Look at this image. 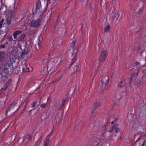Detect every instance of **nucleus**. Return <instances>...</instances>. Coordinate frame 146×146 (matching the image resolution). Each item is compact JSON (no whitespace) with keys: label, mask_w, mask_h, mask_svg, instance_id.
<instances>
[{"label":"nucleus","mask_w":146,"mask_h":146,"mask_svg":"<svg viewBox=\"0 0 146 146\" xmlns=\"http://www.w3.org/2000/svg\"><path fill=\"white\" fill-rule=\"evenodd\" d=\"M0 64L2 67L0 68V86L2 89H7L12 82V80L8 78L7 75L9 72H13V68L11 61H7V56L4 51H0Z\"/></svg>","instance_id":"nucleus-1"},{"label":"nucleus","mask_w":146,"mask_h":146,"mask_svg":"<svg viewBox=\"0 0 146 146\" xmlns=\"http://www.w3.org/2000/svg\"><path fill=\"white\" fill-rule=\"evenodd\" d=\"M78 51L77 49H73V50L72 52H70L69 55L71 56V59L69 58V59H65L64 64V66L66 68H71L74 63H72V60L74 59L75 57L76 54Z\"/></svg>","instance_id":"nucleus-2"},{"label":"nucleus","mask_w":146,"mask_h":146,"mask_svg":"<svg viewBox=\"0 0 146 146\" xmlns=\"http://www.w3.org/2000/svg\"><path fill=\"white\" fill-rule=\"evenodd\" d=\"M21 30H17L14 32L13 34V38L16 40L20 42L23 40L26 36L25 33H22Z\"/></svg>","instance_id":"nucleus-3"},{"label":"nucleus","mask_w":146,"mask_h":146,"mask_svg":"<svg viewBox=\"0 0 146 146\" xmlns=\"http://www.w3.org/2000/svg\"><path fill=\"white\" fill-rule=\"evenodd\" d=\"M109 77L108 76H102L101 83V89L102 91L106 88L108 85L109 81Z\"/></svg>","instance_id":"nucleus-4"},{"label":"nucleus","mask_w":146,"mask_h":146,"mask_svg":"<svg viewBox=\"0 0 146 146\" xmlns=\"http://www.w3.org/2000/svg\"><path fill=\"white\" fill-rule=\"evenodd\" d=\"M41 17L37 19L36 20H33L31 21L30 27H38L42 21Z\"/></svg>","instance_id":"nucleus-5"},{"label":"nucleus","mask_w":146,"mask_h":146,"mask_svg":"<svg viewBox=\"0 0 146 146\" xmlns=\"http://www.w3.org/2000/svg\"><path fill=\"white\" fill-rule=\"evenodd\" d=\"M108 53V51L107 50L102 51L99 58V60L100 62L104 61L107 58V56Z\"/></svg>","instance_id":"nucleus-6"},{"label":"nucleus","mask_w":146,"mask_h":146,"mask_svg":"<svg viewBox=\"0 0 146 146\" xmlns=\"http://www.w3.org/2000/svg\"><path fill=\"white\" fill-rule=\"evenodd\" d=\"M139 71V69L135 70L132 74L130 79L129 86L130 88H131L132 86L131 84L132 83V80L137 78L138 75Z\"/></svg>","instance_id":"nucleus-7"},{"label":"nucleus","mask_w":146,"mask_h":146,"mask_svg":"<svg viewBox=\"0 0 146 146\" xmlns=\"http://www.w3.org/2000/svg\"><path fill=\"white\" fill-rule=\"evenodd\" d=\"M101 105V102L100 101H96L94 103V108L92 109L91 111V113L93 114L94 112L95 111V110L98 108Z\"/></svg>","instance_id":"nucleus-8"},{"label":"nucleus","mask_w":146,"mask_h":146,"mask_svg":"<svg viewBox=\"0 0 146 146\" xmlns=\"http://www.w3.org/2000/svg\"><path fill=\"white\" fill-rule=\"evenodd\" d=\"M117 86L120 88H125V90H126V87L125 86V83L124 79H123L121 80L117 84Z\"/></svg>","instance_id":"nucleus-9"},{"label":"nucleus","mask_w":146,"mask_h":146,"mask_svg":"<svg viewBox=\"0 0 146 146\" xmlns=\"http://www.w3.org/2000/svg\"><path fill=\"white\" fill-rule=\"evenodd\" d=\"M140 141L139 146H145L146 145L145 144V139H142L141 136L139 137L136 140V142H137L138 141Z\"/></svg>","instance_id":"nucleus-10"},{"label":"nucleus","mask_w":146,"mask_h":146,"mask_svg":"<svg viewBox=\"0 0 146 146\" xmlns=\"http://www.w3.org/2000/svg\"><path fill=\"white\" fill-rule=\"evenodd\" d=\"M21 66L22 67L23 70V72H27L29 71V69L27 67L26 62L23 61L21 62Z\"/></svg>","instance_id":"nucleus-11"},{"label":"nucleus","mask_w":146,"mask_h":146,"mask_svg":"<svg viewBox=\"0 0 146 146\" xmlns=\"http://www.w3.org/2000/svg\"><path fill=\"white\" fill-rule=\"evenodd\" d=\"M36 11L39 10L41 7V5L40 0H38L36 2Z\"/></svg>","instance_id":"nucleus-12"},{"label":"nucleus","mask_w":146,"mask_h":146,"mask_svg":"<svg viewBox=\"0 0 146 146\" xmlns=\"http://www.w3.org/2000/svg\"><path fill=\"white\" fill-rule=\"evenodd\" d=\"M60 117L58 116V113H57L56 114L54 120V124H56L57 122H58L60 121Z\"/></svg>","instance_id":"nucleus-13"},{"label":"nucleus","mask_w":146,"mask_h":146,"mask_svg":"<svg viewBox=\"0 0 146 146\" xmlns=\"http://www.w3.org/2000/svg\"><path fill=\"white\" fill-rule=\"evenodd\" d=\"M51 141L49 138L47 139L44 142V146H50Z\"/></svg>","instance_id":"nucleus-14"},{"label":"nucleus","mask_w":146,"mask_h":146,"mask_svg":"<svg viewBox=\"0 0 146 146\" xmlns=\"http://www.w3.org/2000/svg\"><path fill=\"white\" fill-rule=\"evenodd\" d=\"M143 82L144 81L142 79H140L137 81L136 83V85H141L143 84Z\"/></svg>","instance_id":"nucleus-15"},{"label":"nucleus","mask_w":146,"mask_h":146,"mask_svg":"<svg viewBox=\"0 0 146 146\" xmlns=\"http://www.w3.org/2000/svg\"><path fill=\"white\" fill-rule=\"evenodd\" d=\"M16 105H17V103L15 102H14L10 104V106L8 108H9L11 110V109L15 107Z\"/></svg>","instance_id":"nucleus-16"},{"label":"nucleus","mask_w":146,"mask_h":146,"mask_svg":"<svg viewBox=\"0 0 146 146\" xmlns=\"http://www.w3.org/2000/svg\"><path fill=\"white\" fill-rule=\"evenodd\" d=\"M63 76V75L62 74L61 76H59L57 77L55 80L53 81L52 83H55L61 80L62 77Z\"/></svg>","instance_id":"nucleus-17"},{"label":"nucleus","mask_w":146,"mask_h":146,"mask_svg":"<svg viewBox=\"0 0 146 146\" xmlns=\"http://www.w3.org/2000/svg\"><path fill=\"white\" fill-rule=\"evenodd\" d=\"M101 133L102 134H103L106 131V126H104L102 127L101 128V129L100 130Z\"/></svg>","instance_id":"nucleus-18"},{"label":"nucleus","mask_w":146,"mask_h":146,"mask_svg":"<svg viewBox=\"0 0 146 146\" xmlns=\"http://www.w3.org/2000/svg\"><path fill=\"white\" fill-rule=\"evenodd\" d=\"M110 25H107L106 27L104 28V32H110Z\"/></svg>","instance_id":"nucleus-19"},{"label":"nucleus","mask_w":146,"mask_h":146,"mask_svg":"<svg viewBox=\"0 0 146 146\" xmlns=\"http://www.w3.org/2000/svg\"><path fill=\"white\" fill-rule=\"evenodd\" d=\"M49 115L50 113L48 112H44L42 115L44 117V119H46L49 117Z\"/></svg>","instance_id":"nucleus-20"},{"label":"nucleus","mask_w":146,"mask_h":146,"mask_svg":"<svg viewBox=\"0 0 146 146\" xmlns=\"http://www.w3.org/2000/svg\"><path fill=\"white\" fill-rule=\"evenodd\" d=\"M79 64V61H78V63H77V64H75V66L73 67L74 70V72H76L78 69V67Z\"/></svg>","instance_id":"nucleus-21"},{"label":"nucleus","mask_w":146,"mask_h":146,"mask_svg":"<svg viewBox=\"0 0 146 146\" xmlns=\"http://www.w3.org/2000/svg\"><path fill=\"white\" fill-rule=\"evenodd\" d=\"M134 47L135 50H139L140 49V48L138 43H135L134 45Z\"/></svg>","instance_id":"nucleus-22"},{"label":"nucleus","mask_w":146,"mask_h":146,"mask_svg":"<svg viewBox=\"0 0 146 146\" xmlns=\"http://www.w3.org/2000/svg\"><path fill=\"white\" fill-rule=\"evenodd\" d=\"M59 58L58 57H55L53 59H52V62L54 63H56L57 62L59 59Z\"/></svg>","instance_id":"nucleus-23"},{"label":"nucleus","mask_w":146,"mask_h":146,"mask_svg":"<svg viewBox=\"0 0 146 146\" xmlns=\"http://www.w3.org/2000/svg\"><path fill=\"white\" fill-rule=\"evenodd\" d=\"M64 59H65V57L64 56H63L61 58L60 61L59 63L60 64V63H61L63 64H64V62H65V60H64Z\"/></svg>","instance_id":"nucleus-24"},{"label":"nucleus","mask_w":146,"mask_h":146,"mask_svg":"<svg viewBox=\"0 0 146 146\" xmlns=\"http://www.w3.org/2000/svg\"><path fill=\"white\" fill-rule=\"evenodd\" d=\"M64 106L61 105H60L59 108V111L61 112L62 113H63L64 112Z\"/></svg>","instance_id":"nucleus-25"},{"label":"nucleus","mask_w":146,"mask_h":146,"mask_svg":"<svg viewBox=\"0 0 146 146\" xmlns=\"http://www.w3.org/2000/svg\"><path fill=\"white\" fill-rule=\"evenodd\" d=\"M11 17H8L7 18L6 21L8 25H9L10 24L11 22Z\"/></svg>","instance_id":"nucleus-26"},{"label":"nucleus","mask_w":146,"mask_h":146,"mask_svg":"<svg viewBox=\"0 0 146 146\" xmlns=\"http://www.w3.org/2000/svg\"><path fill=\"white\" fill-rule=\"evenodd\" d=\"M115 125H113L110 128L109 131L110 133L112 132L115 129Z\"/></svg>","instance_id":"nucleus-27"},{"label":"nucleus","mask_w":146,"mask_h":146,"mask_svg":"<svg viewBox=\"0 0 146 146\" xmlns=\"http://www.w3.org/2000/svg\"><path fill=\"white\" fill-rule=\"evenodd\" d=\"M10 110V109L9 108H8L7 110H6L5 111V118H7L8 117L7 115V113L8 111Z\"/></svg>","instance_id":"nucleus-28"},{"label":"nucleus","mask_w":146,"mask_h":146,"mask_svg":"<svg viewBox=\"0 0 146 146\" xmlns=\"http://www.w3.org/2000/svg\"><path fill=\"white\" fill-rule=\"evenodd\" d=\"M76 40H73L70 44V46L72 47H73L76 44Z\"/></svg>","instance_id":"nucleus-29"},{"label":"nucleus","mask_w":146,"mask_h":146,"mask_svg":"<svg viewBox=\"0 0 146 146\" xmlns=\"http://www.w3.org/2000/svg\"><path fill=\"white\" fill-rule=\"evenodd\" d=\"M56 102H55L54 103V104L53 106H52V110H56Z\"/></svg>","instance_id":"nucleus-30"},{"label":"nucleus","mask_w":146,"mask_h":146,"mask_svg":"<svg viewBox=\"0 0 146 146\" xmlns=\"http://www.w3.org/2000/svg\"><path fill=\"white\" fill-rule=\"evenodd\" d=\"M7 39L9 42H11L13 40V38L12 36H9L7 38Z\"/></svg>","instance_id":"nucleus-31"},{"label":"nucleus","mask_w":146,"mask_h":146,"mask_svg":"<svg viewBox=\"0 0 146 146\" xmlns=\"http://www.w3.org/2000/svg\"><path fill=\"white\" fill-rule=\"evenodd\" d=\"M4 21V20L2 19L0 21V28H1L2 26V25Z\"/></svg>","instance_id":"nucleus-32"},{"label":"nucleus","mask_w":146,"mask_h":146,"mask_svg":"<svg viewBox=\"0 0 146 146\" xmlns=\"http://www.w3.org/2000/svg\"><path fill=\"white\" fill-rule=\"evenodd\" d=\"M56 5V3L55 2L53 3L52 5L51 6V9H53L54 8Z\"/></svg>","instance_id":"nucleus-33"},{"label":"nucleus","mask_w":146,"mask_h":146,"mask_svg":"<svg viewBox=\"0 0 146 146\" xmlns=\"http://www.w3.org/2000/svg\"><path fill=\"white\" fill-rule=\"evenodd\" d=\"M115 132L116 133H117L120 131V129L119 128L117 127H116V125H115Z\"/></svg>","instance_id":"nucleus-34"},{"label":"nucleus","mask_w":146,"mask_h":146,"mask_svg":"<svg viewBox=\"0 0 146 146\" xmlns=\"http://www.w3.org/2000/svg\"><path fill=\"white\" fill-rule=\"evenodd\" d=\"M31 105L33 107H35L36 105V102L35 101L34 102L32 103L31 104Z\"/></svg>","instance_id":"nucleus-35"},{"label":"nucleus","mask_w":146,"mask_h":146,"mask_svg":"<svg viewBox=\"0 0 146 146\" xmlns=\"http://www.w3.org/2000/svg\"><path fill=\"white\" fill-rule=\"evenodd\" d=\"M116 17L115 13H112V18L113 19H115Z\"/></svg>","instance_id":"nucleus-36"},{"label":"nucleus","mask_w":146,"mask_h":146,"mask_svg":"<svg viewBox=\"0 0 146 146\" xmlns=\"http://www.w3.org/2000/svg\"><path fill=\"white\" fill-rule=\"evenodd\" d=\"M99 142H98L95 141L94 143H93V146H97Z\"/></svg>","instance_id":"nucleus-37"},{"label":"nucleus","mask_w":146,"mask_h":146,"mask_svg":"<svg viewBox=\"0 0 146 146\" xmlns=\"http://www.w3.org/2000/svg\"><path fill=\"white\" fill-rule=\"evenodd\" d=\"M46 106V104L45 103L42 104L40 105V107L42 108H44Z\"/></svg>","instance_id":"nucleus-38"},{"label":"nucleus","mask_w":146,"mask_h":146,"mask_svg":"<svg viewBox=\"0 0 146 146\" xmlns=\"http://www.w3.org/2000/svg\"><path fill=\"white\" fill-rule=\"evenodd\" d=\"M5 46L4 44H1L0 45V49L5 48Z\"/></svg>","instance_id":"nucleus-39"},{"label":"nucleus","mask_w":146,"mask_h":146,"mask_svg":"<svg viewBox=\"0 0 146 146\" xmlns=\"http://www.w3.org/2000/svg\"><path fill=\"white\" fill-rule=\"evenodd\" d=\"M58 20H57V21H56L54 25V28H55L56 27L57 25H58Z\"/></svg>","instance_id":"nucleus-40"},{"label":"nucleus","mask_w":146,"mask_h":146,"mask_svg":"<svg viewBox=\"0 0 146 146\" xmlns=\"http://www.w3.org/2000/svg\"><path fill=\"white\" fill-rule=\"evenodd\" d=\"M65 101H63L62 100V101L61 104L64 106V104H65Z\"/></svg>","instance_id":"nucleus-41"},{"label":"nucleus","mask_w":146,"mask_h":146,"mask_svg":"<svg viewBox=\"0 0 146 146\" xmlns=\"http://www.w3.org/2000/svg\"><path fill=\"white\" fill-rule=\"evenodd\" d=\"M142 10V8H140L139 10V11H138V13H141Z\"/></svg>","instance_id":"nucleus-42"},{"label":"nucleus","mask_w":146,"mask_h":146,"mask_svg":"<svg viewBox=\"0 0 146 146\" xmlns=\"http://www.w3.org/2000/svg\"><path fill=\"white\" fill-rule=\"evenodd\" d=\"M49 55H48V56H46V57H45L44 58H43L42 59V61H44L47 58H48V56H49Z\"/></svg>","instance_id":"nucleus-43"},{"label":"nucleus","mask_w":146,"mask_h":146,"mask_svg":"<svg viewBox=\"0 0 146 146\" xmlns=\"http://www.w3.org/2000/svg\"><path fill=\"white\" fill-rule=\"evenodd\" d=\"M135 64L136 65L138 66L139 64H140V63H139L138 62H136Z\"/></svg>","instance_id":"nucleus-44"},{"label":"nucleus","mask_w":146,"mask_h":146,"mask_svg":"<svg viewBox=\"0 0 146 146\" xmlns=\"http://www.w3.org/2000/svg\"><path fill=\"white\" fill-rule=\"evenodd\" d=\"M118 118L117 117H115V118L114 119V121H116L117 120H118Z\"/></svg>","instance_id":"nucleus-45"},{"label":"nucleus","mask_w":146,"mask_h":146,"mask_svg":"<svg viewBox=\"0 0 146 146\" xmlns=\"http://www.w3.org/2000/svg\"><path fill=\"white\" fill-rule=\"evenodd\" d=\"M67 100V98H65L64 99H63L62 100L63 101H65L66 102Z\"/></svg>","instance_id":"nucleus-46"},{"label":"nucleus","mask_w":146,"mask_h":146,"mask_svg":"<svg viewBox=\"0 0 146 146\" xmlns=\"http://www.w3.org/2000/svg\"><path fill=\"white\" fill-rule=\"evenodd\" d=\"M117 15H118V16H117V18H116V21H117V20H118V18L119 16V14H118V13H117Z\"/></svg>","instance_id":"nucleus-47"},{"label":"nucleus","mask_w":146,"mask_h":146,"mask_svg":"<svg viewBox=\"0 0 146 146\" xmlns=\"http://www.w3.org/2000/svg\"><path fill=\"white\" fill-rule=\"evenodd\" d=\"M59 16H60V15H58L57 16V20H58V17H59Z\"/></svg>","instance_id":"nucleus-48"},{"label":"nucleus","mask_w":146,"mask_h":146,"mask_svg":"<svg viewBox=\"0 0 146 146\" xmlns=\"http://www.w3.org/2000/svg\"><path fill=\"white\" fill-rule=\"evenodd\" d=\"M114 121H112L111 122V123L112 124H113L114 123Z\"/></svg>","instance_id":"nucleus-49"},{"label":"nucleus","mask_w":146,"mask_h":146,"mask_svg":"<svg viewBox=\"0 0 146 146\" xmlns=\"http://www.w3.org/2000/svg\"><path fill=\"white\" fill-rule=\"evenodd\" d=\"M38 47H39V46H40V45H39V44H38Z\"/></svg>","instance_id":"nucleus-50"},{"label":"nucleus","mask_w":146,"mask_h":146,"mask_svg":"<svg viewBox=\"0 0 146 146\" xmlns=\"http://www.w3.org/2000/svg\"><path fill=\"white\" fill-rule=\"evenodd\" d=\"M55 1H56V0H54ZM58 1H60L61 0H57Z\"/></svg>","instance_id":"nucleus-51"},{"label":"nucleus","mask_w":146,"mask_h":146,"mask_svg":"<svg viewBox=\"0 0 146 146\" xmlns=\"http://www.w3.org/2000/svg\"><path fill=\"white\" fill-rule=\"evenodd\" d=\"M47 1H50V0H47Z\"/></svg>","instance_id":"nucleus-52"},{"label":"nucleus","mask_w":146,"mask_h":146,"mask_svg":"<svg viewBox=\"0 0 146 146\" xmlns=\"http://www.w3.org/2000/svg\"><path fill=\"white\" fill-rule=\"evenodd\" d=\"M48 98L47 100V101H48Z\"/></svg>","instance_id":"nucleus-53"}]
</instances>
